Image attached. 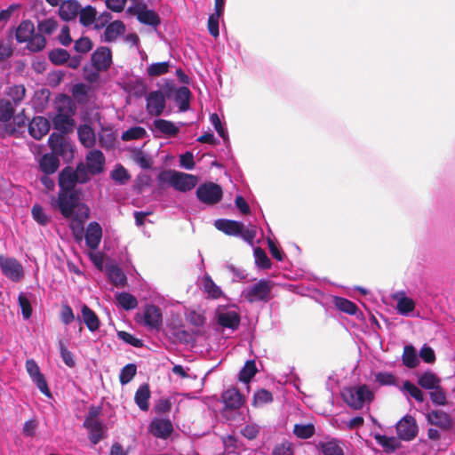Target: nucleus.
Here are the masks:
<instances>
[{"instance_id":"4be33fe9","label":"nucleus","mask_w":455,"mask_h":455,"mask_svg":"<svg viewBox=\"0 0 455 455\" xmlns=\"http://www.w3.org/2000/svg\"><path fill=\"white\" fill-rule=\"evenodd\" d=\"M80 8L77 0H66L60 4L59 15L63 20H72L78 15Z\"/></svg>"},{"instance_id":"6e6552de","label":"nucleus","mask_w":455,"mask_h":455,"mask_svg":"<svg viewBox=\"0 0 455 455\" xmlns=\"http://www.w3.org/2000/svg\"><path fill=\"white\" fill-rule=\"evenodd\" d=\"M222 195L221 187L212 182L201 184L196 189L198 200L208 205L218 204L221 200Z\"/></svg>"},{"instance_id":"6ab92c4d","label":"nucleus","mask_w":455,"mask_h":455,"mask_svg":"<svg viewBox=\"0 0 455 455\" xmlns=\"http://www.w3.org/2000/svg\"><path fill=\"white\" fill-rule=\"evenodd\" d=\"M142 323L148 329L157 330L162 324V313L155 305H146L143 311Z\"/></svg>"},{"instance_id":"052dcab7","label":"nucleus","mask_w":455,"mask_h":455,"mask_svg":"<svg viewBox=\"0 0 455 455\" xmlns=\"http://www.w3.org/2000/svg\"><path fill=\"white\" fill-rule=\"evenodd\" d=\"M430 399L435 405H444L447 403V398L443 389L439 385L437 387L433 388L430 393Z\"/></svg>"},{"instance_id":"c85d7f7f","label":"nucleus","mask_w":455,"mask_h":455,"mask_svg":"<svg viewBox=\"0 0 455 455\" xmlns=\"http://www.w3.org/2000/svg\"><path fill=\"white\" fill-rule=\"evenodd\" d=\"M82 321L91 332L97 331L100 327V321L98 315L87 305L81 307Z\"/></svg>"},{"instance_id":"79ce46f5","label":"nucleus","mask_w":455,"mask_h":455,"mask_svg":"<svg viewBox=\"0 0 455 455\" xmlns=\"http://www.w3.org/2000/svg\"><path fill=\"white\" fill-rule=\"evenodd\" d=\"M6 94L11 98L12 103L18 106L26 96V88L23 84H13L7 89Z\"/></svg>"},{"instance_id":"ddd939ff","label":"nucleus","mask_w":455,"mask_h":455,"mask_svg":"<svg viewBox=\"0 0 455 455\" xmlns=\"http://www.w3.org/2000/svg\"><path fill=\"white\" fill-rule=\"evenodd\" d=\"M166 100L164 93L157 90L150 92L146 97V109L150 116H161L165 108Z\"/></svg>"},{"instance_id":"c9c22d12","label":"nucleus","mask_w":455,"mask_h":455,"mask_svg":"<svg viewBox=\"0 0 455 455\" xmlns=\"http://www.w3.org/2000/svg\"><path fill=\"white\" fill-rule=\"evenodd\" d=\"M440 382V379L432 371H426L418 377V384L427 390L437 387Z\"/></svg>"},{"instance_id":"a19ab883","label":"nucleus","mask_w":455,"mask_h":455,"mask_svg":"<svg viewBox=\"0 0 455 455\" xmlns=\"http://www.w3.org/2000/svg\"><path fill=\"white\" fill-rule=\"evenodd\" d=\"M333 302L339 310L348 315H355L358 311L357 306L347 299L342 297H334Z\"/></svg>"},{"instance_id":"f704fd0d","label":"nucleus","mask_w":455,"mask_h":455,"mask_svg":"<svg viewBox=\"0 0 455 455\" xmlns=\"http://www.w3.org/2000/svg\"><path fill=\"white\" fill-rule=\"evenodd\" d=\"M117 305L124 310H132L138 306V300L129 292H118L116 294Z\"/></svg>"},{"instance_id":"e433bc0d","label":"nucleus","mask_w":455,"mask_h":455,"mask_svg":"<svg viewBox=\"0 0 455 455\" xmlns=\"http://www.w3.org/2000/svg\"><path fill=\"white\" fill-rule=\"evenodd\" d=\"M403 363L410 369L418 366L419 361L417 351L412 345H406L403 347V353L402 355Z\"/></svg>"},{"instance_id":"4d7b16f0","label":"nucleus","mask_w":455,"mask_h":455,"mask_svg":"<svg viewBox=\"0 0 455 455\" xmlns=\"http://www.w3.org/2000/svg\"><path fill=\"white\" fill-rule=\"evenodd\" d=\"M273 401V395L267 389H260L254 394L253 404L260 406Z\"/></svg>"},{"instance_id":"0e129e2a","label":"nucleus","mask_w":455,"mask_h":455,"mask_svg":"<svg viewBox=\"0 0 455 455\" xmlns=\"http://www.w3.org/2000/svg\"><path fill=\"white\" fill-rule=\"evenodd\" d=\"M57 27L58 22L53 19H47L38 23V30L41 34L52 35Z\"/></svg>"},{"instance_id":"bb28decb","label":"nucleus","mask_w":455,"mask_h":455,"mask_svg":"<svg viewBox=\"0 0 455 455\" xmlns=\"http://www.w3.org/2000/svg\"><path fill=\"white\" fill-rule=\"evenodd\" d=\"M84 426L88 429L89 439L93 444H97L103 438V427L99 420L85 418Z\"/></svg>"},{"instance_id":"2eb2a0df","label":"nucleus","mask_w":455,"mask_h":455,"mask_svg":"<svg viewBox=\"0 0 455 455\" xmlns=\"http://www.w3.org/2000/svg\"><path fill=\"white\" fill-rule=\"evenodd\" d=\"M85 244L92 251L99 248L102 239V228L97 221H92L87 225L86 229L84 228V235Z\"/></svg>"},{"instance_id":"412c9836","label":"nucleus","mask_w":455,"mask_h":455,"mask_svg":"<svg viewBox=\"0 0 455 455\" xmlns=\"http://www.w3.org/2000/svg\"><path fill=\"white\" fill-rule=\"evenodd\" d=\"M50 130V123L44 116H35L28 124V132L36 140H41Z\"/></svg>"},{"instance_id":"09e8293b","label":"nucleus","mask_w":455,"mask_h":455,"mask_svg":"<svg viewBox=\"0 0 455 455\" xmlns=\"http://www.w3.org/2000/svg\"><path fill=\"white\" fill-rule=\"evenodd\" d=\"M402 390L406 392L411 397H413L417 402H424V393L420 388H419L415 384L411 383V381L405 380L403 384Z\"/></svg>"},{"instance_id":"680f3d73","label":"nucleus","mask_w":455,"mask_h":455,"mask_svg":"<svg viewBox=\"0 0 455 455\" xmlns=\"http://www.w3.org/2000/svg\"><path fill=\"white\" fill-rule=\"evenodd\" d=\"M50 60L54 64H63L69 59V53L64 49H56L50 52Z\"/></svg>"},{"instance_id":"603ef678","label":"nucleus","mask_w":455,"mask_h":455,"mask_svg":"<svg viewBox=\"0 0 455 455\" xmlns=\"http://www.w3.org/2000/svg\"><path fill=\"white\" fill-rule=\"evenodd\" d=\"M147 134L146 130L140 126L131 127L122 134V140L124 141H130L133 140L143 139Z\"/></svg>"},{"instance_id":"9d476101","label":"nucleus","mask_w":455,"mask_h":455,"mask_svg":"<svg viewBox=\"0 0 455 455\" xmlns=\"http://www.w3.org/2000/svg\"><path fill=\"white\" fill-rule=\"evenodd\" d=\"M270 288L267 281L259 280L249 285L243 291V296L250 302L265 300L267 299Z\"/></svg>"},{"instance_id":"a878e982","label":"nucleus","mask_w":455,"mask_h":455,"mask_svg":"<svg viewBox=\"0 0 455 455\" xmlns=\"http://www.w3.org/2000/svg\"><path fill=\"white\" fill-rule=\"evenodd\" d=\"M215 228L228 235H238L242 231V222L231 220L219 219L214 222Z\"/></svg>"},{"instance_id":"f3484780","label":"nucleus","mask_w":455,"mask_h":455,"mask_svg":"<svg viewBox=\"0 0 455 455\" xmlns=\"http://www.w3.org/2000/svg\"><path fill=\"white\" fill-rule=\"evenodd\" d=\"M87 174H100L103 172L105 165V156L100 150L93 149L88 152L85 157Z\"/></svg>"},{"instance_id":"393cba45","label":"nucleus","mask_w":455,"mask_h":455,"mask_svg":"<svg viewBox=\"0 0 455 455\" xmlns=\"http://www.w3.org/2000/svg\"><path fill=\"white\" fill-rule=\"evenodd\" d=\"M151 392L148 384H141L135 392L134 402L142 411H148L149 409V399Z\"/></svg>"},{"instance_id":"864d4df0","label":"nucleus","mask_w":455,"mask_h":455,"mask_svg":"<svg viewBox=\"0 0 455 455\" xmlns=\"http://www.w3.org/2000/svg\"><path fill=\"white\" fill-rule=\"evenodd\" d=\"M137 367L134 363H128L122 368L119 374V380L122 385L128 384L136 375Z\"/></svg>"},{"instance_id":"39448f33","label":"nucleus","mask_w":455,"mask_h":455,"mask_svg":"<svg viewBox=\"0 0 455 455\" xmlns=\"http://www.w3.org/2000/svg\"><path fill=\"white\" fill-rule=\"evenodd\" d=\"M88 180L89 175L84 164H79L75 170L67 166L59 174L60 190L74 192L77 183L84 184Z\"/></svg>"},{"instance_id":"f03ea898","label":"nucleus","mask_w":455,"mask_h":455,"mask_svg":"<svg viewBox=\"0 0 455 455\" xmlns=\"http://www.w3.org/2000/svg\"><path fill=\"white\" fill-rule=\"evenodd\" d=\"M112 64V52L108 47H98L91 56V61L84 68V77L93 83L98 81L100 74L107 71Z\"/></svg>"},{"instance_id":"49530a36","label":"nucleus","mask_w":455,"mask_h":455,"mask_svg":"<svg viewBox=\"0 0 455 455\" xmlns=\"http://www.w3.org/2000/svg\"><path fill=\"white\" fill-rule=\"evenodd\" d=\"M32 294H27L20 292L18 296V303L21 309V314L24 319L28 320L32 315V307L30 302V297Z\"/></svg>"},{"instance_id":"c756f323","label":"nucleus","mask_w":455,"mask_h":455,"mask_svg":"<svg viewBox=\"0 0 455 455\" xmlns=\"http://www.w3.org/2000/svg\"><path fill=\"white\" fill-rule=\"evenodd\" d=\"M190 90L186 86H180L174 92L173 100L180 112H186L190 107Z\"/></svg>"},{"instance_id":"a18cd8bd","label":"nucleus","mask_w":455,"mask_h":455,"mask_svg":"<svg viewBox=\"0 0 455 455\" xmlns=\"http://www.w3.org/2000/svg\"><path fill=\"white\" fill-rule=\"evenodd\" d=\"M374 382L380 387L396 386L397 378L392 372L378 371L374 374Z\"/></svg>"},{"instance_id":"2f4dec72","label":"nucleus","mask_w":455,"mask_h":455,"mask_svg":"<svg viewBox=\"0 0 455 455\" xmlns=\"http://www.w3.org/2000/svg\"><path fill=\"white\" fill-rule=\"evenodd\" d=\"M318 448L323 455H344L342 443L335 438L319 442Z\"/></svg>"},{"instance_id":"cd10ccee","label":"nucleus","mask_w":455,"mask_h":455,"mask_svg":"<svg viewBox=\"0 0 455 455\" xmlns=\"http://www.w3.org/2000/svg\"><path fill=\"white\" fill-rule=\"evenodd\" d=\"M38 164L40 170L44 174H52L58 170L60 166V160L56 155L47 153L40 157Z\"/></svg>"},{"instance_id":"4c0bfd02","label":"nucleus","mask_w":455,"mask_h":455,"mask_svg":"<svg viewBox=\"0 0 455 455\" xmlns=\"http://www.w3.org/2000/svg\"><path fill=\"white\" fill-rule=\"evenodd\" d=\"M15 105L10 100L0 99V122L8 123L13 117L15 112Z\"/></svg>"},{"instance_id":"bf43d9fd","label":"nucleus","mask_w":455,"mask_h":455,"mask_svg":"<svg viewBox=\"0 0 455 455\" xmlns=\"http://www.w3.org/2000/svg\"><path fill=\"white\" fill-rule=\"evenodd\" d=\"M30 379L36 386V387L40 390L42 394H44L48 398L52 397V393L49 388L47 380L43 373Z\"/></svg>"},{"instance_id":"f8f14e48","label":"nucleus","mask_w":455,"mask_h":455,"mask_svg":"<svg viewBox=\"0 0 455 455\" xmlns=\"http://www.w3.org/2000/svg\"><path fill=\"white\" fill-rule=\"evenodd\" d=\"M128 12L136 15L138 20L145 25L156 28L161 22L158 14L148 9L145 4H136L134 7H130Z\"/></svg>"},{"instance_id":"ea45409f","label":"nucleus","mask_w":455,"mask_h":455,"mask_svg":"<svg viewBox=\"0 0 455 455\" xmlns=\"http://www.w3.org/2000/svg\"><path fill=\"white\" fill-rule=\"evenodd\" d=\"M79 21L84 27L94 25L96 20L97 11L92 5H87L84 8H80Z\"/></svg>"},{"instance_id":"1a4fd4ad","label":"nucleus","mask_w":455,"mask_h":455,"mask_svg":"<svg viewBox=\"0 0 455 455\" xmlns=\"http://www.w3.org/2000/svg\"><path fill=\"white\" fill-rule=\"evenodd\" d=\"M241 317L235 306L223 307L217 312V323L222 328L235 331L240 324Z\"/></svg>"},{"instance_id":"f257e3e1","label":"nucleus","mask_w":455,"mask_h":455,"mask_svg":"<svg viewBox=\"0 0 455 455\" xmlns=\"http://www.w3.org/2000/svg\"><path fill=\"white\" fill-rule=\"evenodd\" d=\"M52 205L68 220V227L74 239L78 243L81 242L84 235V224L90 217L89 207L84 204L77 203V196L75 192L65 190H60L57 198L52 199Z\"/></svg>"},{"instance_id":"69168bd1","label":"nucleus","mask_w":455,"mask_h":455,"mask_svg":"<svg viewBox=\"0 0 455 455\" xmlns=\"http://www.w3.org/2000/svg\"><path fill=\"white\" fill-rule=\"evenodd\" d=\"M204 291L213 299H218L222 294L221 289L210 277L204 280Z\"/></svg>"},{"instance_id":"aec40b11","label":"nucleus","mask_w":455,"mask_h":455,"mask_svg":"<svg viewBox=\"0 0 455 455\" xmlns=\"http://www.w3.org/2000/svg\"><path fill=\"white\" fill-rule=\"evenodd\" d=\"M426 418L429 424L435 425L442 430H450L453 426L451 417L440 410H434L427 412Z\"/></svg>"},{"instance_id":"a211bd4d","label":"nucleus","mask_w":455,"mask_h":455,"mask_svg":"<svg viewBox=\"0 0 455 455\" xmlns=\"http://www.w3.org/2000/svg\"><path fill=\"white\" fill-rule=\"evenodd\" d=\"M49 146L52 154L57 156L66 157L68 153L72 156V148L62 134L52 132L48 139Z\"/></svg>"},{"instance_id":"8fccbe9b","label":"nucleus","mask_w":455,"mask_h":455,"mask_svg":"<svg viewBox=\"0 0 455 455\" xmlns=\"http://www.w3.org/2000/svg\"><path fill=\"white\" fill-rule=\"evenodd\" d=\"M293 434L300 439H308L315 434L313 424H296L293 428Z\"/></svg>"},{"instance_id":"72a5a7b5","label":"nucleus","mask_w":455,"mask_h":455,"mask_svg":"<svg viewBox=\"0 0 455 455\" xmlns=\"http://www.w3.org/2000/svg\"><path fill=\"white\" fill-rule=\"evenodd\" d=\"M78 138L85 148H92L95 145L96 138L93 129L87 124L79 126L77 130Z\"/></svg>"},{"instance_id":"423d86ee","label":"nucleus","mask_w":455,"mask_h":455,"mask_svg":"<svg viewBox=\"0 0 455 455\" xmlns=\"http://www.w3.org/2000/svg\"><path fill=\"white\" fill-rule=\"evenodd\" d=\"M341 395L344 402L355 410L362 409L373 398L372 392L366 385L345 387L341 392Z\"/></svg>"},{"instance_id":"37998d69","label":"nucleus","mask_w":455,"mask_h":455,"mask_svg":"<svg viewBox=\"0 0 455 455\" xmlns=\"http://www.w3.org/2000/svg\"><path fill=\"white\" fill-rule=\"evenodd\" d=\"M257 373V367L254 360H248L239 372V380L248 384Z\"/></svg>"},{"instance_id":"de8ad7c7","label":"nucleus","mask_w":455,"mask_h":455,"mask_svg":"<svg viewBox=\"0 0 455 455\" xmlns=\"http://www.w3.org/2000/svg\"><path fill=\"white\" fill-rule=\"evenodd\" d=\"M27 44V47L30 52H37L44 48L46 39L41 33L36 34L34 32Z\"/></svg>"},{"instance_id":"e2e57ef3","label":"nucleus","mask_w":455,"mask_h":455,"mask_svg":"<svg viewBox=\"0 0 455 455\" xmlns=\"http://www.w3.org/2000/svg\"><path fill=\"white\" fill-rule=\"evenodd\" d=\"M92 48V43L89 37H81L75 42L74 49L81 54L87 53Z\"/></svg>"},{"instance_id":"7ed1b4c3","label":"nucleus","mask_w":455,"mask_h":455,"mask_svg":"<svg viewBox=\"0 0 455 455\" xmlns=\"http://www.w3.org/2000/svg\"><path fill=\"white\" fill-rule=\"evenodd\" d=\"M157 180L161 184H168L180 192L192 190L198 182L196 176L174 170L161 172L157 176Z\"/></svg>"},{"instance_id":"5701e85b","label":"nucleus","mask_w":455,"mask_h":455,"mask_svg":"<svg viewBox=\"0 0 455 455\" xmlns=\"http://www.w3.org/2000/svg\"><path fill=\"white\" fill-rule=\"evenodd\" d=\"M125 32V25L121 20L110 22L105 28L101 36L102 41L107 43L115 42L120 36Z\"/></svg>"},{"instance_id":"3c124183","label":"nucleus","mask_w":455,"mask_h":455,"mask_svg":"<svg viewBox=\"0 0 455 455\" xmlns=\"http://www.w3.org/2000/svg\"><path fill=\"white\" fill-rule=\"evenodd\" d=\"M170 68L169 61L156 62L150 64L147 68V74L149 76H158L168 73Z\"/></svg>"},{"instance_id":"7c9ffc66","label":"nucleus","mask_w":455,"mask_h":455,"mask_svg":"<svg viewBox=\"0 0 455 455\" xmlns=\"http://www.w3.org/2000/svg\"><path fill=\"white\" fill-rule=\"evenodd\" d=\"M105 270L108 278L113 284L116 286H124L127 282L126 275L116 264H107Z\"/></svg>"},{"instance_id":"20e7f679","label":"nucleus","mask_w":455,"mask_h":455,"mask_svg":"<svg viewBox=\"0 0 455 455\" xmlns=\"http://www.w3.org/2000/svg\"><path fill=\"white\" fill-rule=\"evenodd\" d=\"M56 108L57 114L52 118L54 129L61 132H68L73 124L74 109L71 99L68 95H60L56 102Z\"/></svg>"},{"instance_id":"774afa93","label":"nucleus","mask_w":455,"mask_h":455,"mask_svg":"<svg viewBox=\"0 0 455 455\" xmlns=\"http://www.w3.org/2000/svg\"><path fill=\"white\" fill-rule=\"evenodd\" d=\"M272 455H293L292 443L286 441L276 444L272 451Z\"/></svg>"},{"instance_id":"dca6fc26","label":"nucleus","mask_w":455,"mask_h":455,"mask_svg":"<svg viewBox=\"0 0 455 455\" xmlns=\"http://www.w3.org/2000/svg\"><path fill=\"white\" fill-rule=\"evenodd\" d=\"M148 429L154 436L167 439L173 431V426L169 419L154 418L149 424Z\"/></svg>"},{"instance_id":"0eeeda50","label":"nucleus","mask_w":455,"mask_h":455,"mask_svg":"<svg viewBox=\"0 0 455 455\" xmlns=\"http://www.w3.org/2000/svg\"><path fill=\"white\" fill-rule=\"evenodd\" d=\"M0 268L2 274L13 283H19L24 278V267L14 257L0 254Z\"/></svg>"},{"instance_id":"473e14b6","label":"nucleus","mask_w":455,"mask_h":455,"mask_svg":"<svg viewBox=\"0 0 455 455\" xmlns=\"http://www.w3.org/2000/svg\"><path fill=\"white\" fill-rule=\"evenodd\" d=\"M35 32V27L32 21L23 20L16 29L15 38L18 43H27Z\"/></svg>"},{"instance_id":"58836bf2","label":"nucleus","mask_w":455,"mask_h":455,"mask_svg":"<svg viewBox=\"0 0 455 455\" xmlns=\"http://www.w3.org/2000/svg\"><path fill=\"white\" fill-rule=\"evenodd\" d=\"M396 299V309L400 315H409L414 311L415 303L412 299L402 294L401 296H397Z\"/></svg>"},{"instance_id":"6e6d98bb","label":"nucleus","mask_w":455,"mask_h":455,"mask_svg":"<svg viewBox=\"0 0 455 455\" xmlns=\"http://www.w3.org/2000/svg\"><path fill=\"white\" fill-rule=\"evenodd\" d=\"M116 336L119 339L123 340L124 343L129 344L134 347H143V340L136 338L132 334L124 331H119L116 333Z\"/></svg>"},{"instance_id":"5fc2aeb1","label":"nucleus","mask_w":455,"mask_h":455,"mask_svg":"<svg viewBox=\"0 0 455 455\" xmlns=\"http://www.w3.org/2000/svg\"><path fill=\"white\" fill-rule=\"evenodd\" d=\"M254 258L256 265L261 269L271 267V262L266 252L259 247L254 249Z\"/></svg>"},{"instance_id":"4468645a","label":"nucleus","mask_w":455,"mask_h":455,"mask_svg":"<svg viewBox=\"0 0 455 455\" xmlns=\"http://www.w3.org/2000/svg\"><path fill=\"white\" fill-rule=\"evenodd\" d=\"M221 399L225 404L224 414L228 419H229L228 414L233 410L239 409L244 402L243 395L235 387L227 389L222 394Z\"/></svg>"},{"instance_id":"9b49d317","label":"nucleus","mask_w":455,"mask_h":455,"mask_svg":"<svg viewBox=\"0 0 455 455\" xmlns=\"http://www.w3.org/2000/svg\"><path fill=\"white\" fill-rule=\"evenodd\" d=\"M398 438L404 441L412 440L418 434V426L412 416L406 415L396 424Z\"/></svg>"},{"instance_id":"b1692460","label":"nucleus","mask_w":455,"mask_h":455,"mask_svg":"<svg viewBox=\"0 0 455 455\" xmlns=\"http://www.w3.org/2000/svg\"><path fill=\"white\" fill-rule=\"evenodd\" d=\"M153 131L166 137H174L180 132V126L165 119H156L153 122Z\"/></svg>"},{"instance_id":"338daca9","label":"nucleus","mask_w":455,"mask_h":455,"mask_svg":"<svg viewBox=\"0 0 455 455\" xmlns=\"http://www.w3.org/2000/svg\"><path fill=\"white\" fill-rule=\"evenodd\" d=\"M33 219L41 225H46L49 222V217L44 212L42 206L35 204L31 210Z\"/></svg>"},{"instance_id":"13d9d810","label":"nucleus","mask_w":455,"mask_h":455,"mask_svg":"<svg viewBox=\"0 0 455 455\" xmlns=\"http://www.w3.org/2000/svg\"><path fill=\"white\" fill-rule=\"evenodd\" d=\"M58 346L60 357L64 363L68 367H74L76 364L74 355L66 347L63 340H60Z\"/></svg>"},{"instance_id":"c03bdc74","label":"nucleus","mask_w":455,"mask_h":455,"mask_svg":"<svg viewBox=\"0 0 455 455\" xmlns=\"http://www.w3.org/2000/svg\"><path fill=\"white\" fill-rule=\"evenodd\" d=\"M375 439L377 443L387 452L395 451L399 446V442L395 436L377 435Z\"/></svg>"}]
</instances>
